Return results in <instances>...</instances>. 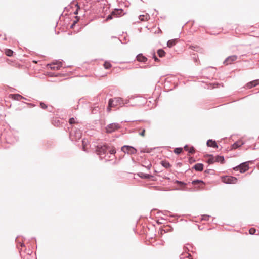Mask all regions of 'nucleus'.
<instances>
[{
    "label": "nucleus",
    "instance_id": "obj_29",
    "mask_svg": "<svg viewBox=\"0 0 259 259\" xmlns=\"http://www.w3.org/2000/svg\"><path fill=\"white\" fill-rule=\"evenodd\" d=\"M182 148H177L174 150V152L177 154H180L182 151Z\"/></svg>",
    "mask_w": 259,
    "mask_h": 259
},
{
    "label": "nucleus",
    "instance_id": "obj_4",
    "mask_svg": "<svg viewBox=\"0 0 259 259\" xmlns=\"http://www.w3.org/2000/svg\"><path fill=\"white\" fill-rule=\"evenodd\" d=\"M82 136V133L79 129L72 130L70 133V138L72 141H76L80 139Z\"/></svg>",
    "mask_w": 259,
    "mask_h": 259
},
{
    "label": "nucleus",
    "instance_id": "obj_12",
    "mask_svg": "<svg viewBox=\"0 0 259 259\" xmlns=\"http://www.w3.org/2000/svg\"><path fill=\"white\" fill-rule=\"evenodd\" d=\"M258 84H259V80L257 79V80H253L252 81H251V82L248 83L246 84V87L248 89H251L252 87H255Z\"/></svg>",
    "mask_w": 259,
    "mask_h": 259
},
{
    "label": "nucleus",
    "instance_id": "obj_3",
    "mask_svg": "<svg viewBox=\"0 0 259 259\" xmlns=\"http://www.w3.org/2000/svg\"><path fill=\"white\" fill-rule=\"evenodd\" d=\"M207 163L209 164H213L215 162H220L221 163H223L224 162V158L222 156H213L212 155H209L207 156Z\"/></svg>",
    "mask_w": 259,
    "mask_h": 259
},
{
    "label": "nucleus",
    "instance_id": "obj_21",
    "mask_svg": "<svg viewBox=\"0 0 259 259\" xmlns=\"http://www.w3.org/2000/svg\"><path fill=\"white\" fill-rule=\"evenodd\" d=\"M176 44V39H171L168 41L167 43V47L171 48Z\"/></svg>",
    "mask_w": 259,
    "mask_h": 259
},
{
    "label": "nucleus",
    "instance_id": "obj_27",
    "mask_svg": "<svg viewBox=\"0 0 259 259\" xmlns=\"http://www.w3.org/2000/svg\"><path fill=\"white\" fill-rule=\"evenodd\" d=\"M191 50H195L196 51H199L200 49L198 46H190L189 47Z\"/></svg>",
    "mask_w": 259,
    "mask_h": 259
},
{
    "label": "nucleus",
    "instance_id": "obj_14",
    "mask_svg": "<svg viewBox=\"0 0 259 259\" xmlns=\"http://www.w3.org/2000/svg\"><path fill=\"white\" fill-rule=\"evenodd\" d=\"M150 19V16L148 14L145 13V14L140 15L139 16V19L141 21H148Z\"/></svg>",
    "mask_w": 259,
    "mask_h": 259
},
{
    "label": "nucleus",
    "instance_id": "obj_30",
    "mask_svg": "<svg viewBox=\"0 0 259 259\" xmlns=\"http://www.w3.org/2000/svg\"><path fill=\"white\" fill-rule=\"evenodd\" d=\"M82 142L83 149L84 151H85V146L87 145V143L88 142V140L85 139H83L82 140Z\"/></svg>",
    "mask_w": 259,
    "mask_h": 259
},
{
    "label": "nucleus",
    "instance_id": "obj_23",
    "mask_svg": "<svg viewBox=\"0 0 259 259\" xmlns=\"http://www.w3.org/2000/svg\"><path fill=\"white\" fill-rule=\"evenodd\" d=\"M161 164L163 166L166 168H168L171 166L170 163L166 161H162L161 162Z\"/></svg>",
    "mask_w": 259,
    "mask_h": 259
},
{
    "label": "nucleus",
    "instance_id": "obj_20",
    "mask_svg": "<svg viewBox=\"0 0 259 259\" xmlns=\"http://www.w3.org/2000/svg\"><path fill=\"white\" fill-rule=\"evenodd\" d=\"M184 150L186 151H188V152L191 154H193L195 152V149H194V147H189V146H188L187 145L184 147Z\"/></svg>",
    "mask_w": 259,
    "mask_h": 259
},
{
    "label": "nucleus",
    "instance_id": "obj_7",
    "mask_svg": "<svg viewBox=\"0 0 259 259\" xmlns=\"http://www.w3.org/2000/svg\"><path fill=\"white\" fill-rule=\"evenodd\" d=\"M248 163L249 162H244L239 166L235 167L234 169L235 170H239L241 173L244 172L249 169Z\"/></svg>",
    "mask_w": 259,
    "mask_h": 259
},
{
    "label": "nucleus",
    "instance_id": "obj_42",
    "mask_svg": "<svg viewBox=\"0 0 259 259\" xmlns=\"http://www.w3.org/2000/svg\"><path fill=\"white\" fill-rule=\"evenodd\" d=\"M49 112H52L53 110V107L52 106H50L48 108V110Z\"/></svg>",
    "mask_w": 259,
    "mask_h": 259
},
{
    "label": "nucleus",
    "instance_id": "obj_25",
    "mask_svg": "<svg viewBox=\"0 0 259 259\" xmlns=\"http://www.w3.org/2000/svg\"><path fill=\"white\" fill-rule=\"evenodd\" d=\"M50 65V68L51 69H53V70H59V68L57 66V65H56V64H55V63H53L52 64H48V66Z\"/></svg>",
    "mask_w": 259,
    "mask_h": 259
},
{
    "label": "nucleus",
    "instance_id": "obj_16",
    "mask_svg": "<svg viewBox=\"0 0 259 259\" xmlns=\"http://www.w3.org/2000/svg\"><path fill=\"white\" fill-rule=\"evenodd\" d=\"M207 145L209 147H212L213 148H218V145L215 141L212 140H209L207 142Z\"/></svg>",
    "mask_w": 259,
    "mask_h": 259
},
{
    "label": "nucleus",
    "instance_id": "obj_24",
    "mask_svg": "<svg viewBox=\"0 0 259 259\" xmlns=\"http://www.w3.org/2000/svg\"><path fill=\"white\" fill-rule=\"evenodd\" d=\"M157 54L160 57H162L165 56V52L162 49H159L157 51Z\"/></svg>",
    "mask_w": 259,
    "mask_h": 259
},
{
    "label": "nucleus",
    "instance_id": "obj_10",
    "mask_svg": "<svg viewBox=\"0 0 259 259\" xmlns=\"http://www.w3.org/2000/svg\"><path fill=\"white\" fill-rule=\"evenodd\" d=\"M192 184L194 185H198L199 189H202L204 188L205 183L201 180H196L192 182Z\"/></svg>",
    "mask_w": 259,
    "mask_h": 259
},
{
    "label": "nucleus",
    "instance_id": "obj_1",
    "mask_svg": "<svg viewBox=\"0 0 259 259\" xmlns=\"http://www.w3.org/2000/svg\"><path fill=\"white\" fill-rule=\"evenodd\" d=\"M96 152L100 159H104L107 161H109L110 158L114 157L116 150L114 148H110L107 145L103 144L98 145Z\"/></svg>",
    "mask_w": 259,
    "mask_h": 259
},
{
    "label": "nucleus",
    "instance_id": "obj_33",
    "mask_svg": "<svg viewBox=\"0 0 259 259\" xmlns=\"http://www.w3.org/2000/svg\"><path fill=\"white\" fill-rule=\"evenodd\" d=\"M256 232V230L254 228H251L249 229V232L250 234L253 235Z\"/></svg>",
    "mask_w": 259,
    "mask_h": 259
},
{
    "label": "nucleus",
    "instance_id": "obj_38",
    "mask_svg": "<svg viewBox=\"0 0 259 259\" xmlns=\"http://www.w3.org/2000/svg\"><path fill=\"white\" fill-rule=\"evenodd\" d=\"M76 6H77V9L76 10V11H75L74 12V14H75V15H76V14H78V9L80 8H79V6H78V4H76Z\"/></svg>",
    "mask_w": 259,
    "mask_h": 259
},
{
    "label": "nucleus",
    "instance_id": "obj_28",
    "mask_svg": "<svg viewBox=\"0 0 259 259\" xmlns=\"http://www.w3.org/2000/svg\"><path fill=\"white\" fill-rule=\"evenodd\" d=\"M104 66L105 68L108 69L111 67V64L109 62H105L104 64Z\"/></svg>",
    "mask_w": 259,
    "mask_h": 259
},
{
    "label": "nucleus",
    "instance_id": "obj_34",
    "mask_svg": "<svg viewBox=\"0 0 259 259\" xmlns=\"http://www.w3.org/2000/svg\"><path fill=\"white\" fill-rule=\"evenodd\" d=\"M114 16V14H112V12L108 15V16L106 18L107 20H111L113 18V17Z\"/></svg>",
    "mask_w": 259,
    "mask_h": 259
},
{
    "label": "nucleus",
    "instance_id": "obj_19",
    "mask_svg": "<svg viewBox=\"0 0 259 259\" xmlns=\"http://www.w3.org/2000/svg\"><path fill=\"white\" fill-rule=\"evenodd\" d=\"M121 151L124 154H129L130 152V145H124L121 148Z\"/></svg>",
    "mask_w": 259,
    "mask_h": 259
},
{
    "label": "nucleus",
    "instance_id": "obj_41",
    "mask_svg": "<svg viewBox=\"0 0 259 259\" xmlns=\"http://www.w3.org/2000/svg\"><path fill=\"white\" fill-rule=\"evenodd\" d=\"M28 105H29L30 107H34L35 106V105H34L33 103H27Z\"/></svg>",
    "mask_w": 259,
    "mask_h": 259
},
{
    "label": "nucleus",
    "instance_id": "obj_32",
    "mask_svg": "<svg viewBox=\"0 0 259 259\" xmlns=\"http://www.w3.org/2000/svg\"><path fill=\"white\" fill-rule=\"evenodd\" d=\"M55 64L57 65L59 69L62 66V62L61 61H56Z\"/></svg>",
    "mask_w": 259,
    "mask_h": 259
},
{
    "label": "nucleus",
    "instance_id": "obj_40",
    "mask_svg": "<svg viewBox=\"0 0 259 259\" xmlns=\"http://www.w3.org/2000/svg\"><path fill=\"white\" fill-rule=\"evenodd\" d=\"M145 130L144 129L142 130V132L140 133V135L141 136L144 137L145 136Z\"/></svg>",
    "mask_w": 259,
    "mask_h": 259
},
{
    "label": "nucleus",
    "instance_id": "obj_6",
    "mask_svg": "<svg viewBox=\"0 0 259 259\" xmlns=\"http://www.w3.org/2000/svg\"><path fill=\"white\" fill-rule=\"evenodd\" d=\"M222 181L227 184H235L237 182V179L235 177L226 176L222 178Z\"/></svg>",
    "mask_w": 259,
    "mask_h": 259
},
{
    "label": "nucleus",
    "instance_id": "obj_8",
    "mask_svg": "<svg viewBox=\"0 0 259 259\" xmlns=\"http://www.w3.org/2000/svg\"><path fill=\"white\" fill-rule=\"evenodd\" d=\"M118 39L122 44H126L130 41V37L126 33L121 35Z\"/></svg>",
    "mask_w": 259,
    "mask_h": 259
},
{
    "label": "nucleus",
    "instance_id": "obj_37",
    "mask_svg": "<svg viewBox=\"0 0 259 259\" xmlns=\"http://www.w3.org/2000/svg\"><path fill=\"white\" fill-rule=\"evenodd\" d=\"M78 19H77L76 20H74L73 22V23L71 24L70 27L71 28H73V27L75 25V24L77 23V21H78Z\"/></svg>",
    "mask_w": 259,
    "mask_h": 259
},
{
    "label": "nucleus",
    "instance_id": "obj_35",
    "mask_svg": "<svg viewBox=\"0 0 259 259\" xmlns=\"http://www.w3.org/2000/svg\"><path fill=\"white\" fill-rule=\"evenodd\" d=\"M69 123L70 124H73L75 123V119L74 118H70L69 120Z\"/></svg>",
    "mask_w": 259,
    "mask_h": 259
},
{
    "label": "nucleus",
    "instance_id": "obj_36",
    "mask_svg": "<svg viewBox=\"0 0 259 259\" xmlns=\"http://www.w3.org/2000/svg\"><path fill=\"white\" fill-rule=\"evenodd\" d=\"M176 183L180 184V186L181 187H184L185 186V184H184L183 182H180V181H176Z\"/></svg>",
    "mask_w": 259,
    "mask_h": 259
},
{
    "label": "nucleus",
    "instance_id": "obj_39",
    "mask_svg": "<svg viewBox=\"0 0 259 259\" xmlns=\"http://www.w3.org/2000/svg\"><path fill=\"white\" fill-rule=\"evenodd\" d=\"M136 151V150L135 149L131 146V154L134 153Z\"/></svg>",
    "mask_w": 259,
    "mask_h": 259
},
{
    "label": "nucleus",
    "instance_id": "obj_2",
    "mask_svg": "<svg viewBox=\"0 0 259 259\" xmlns=\"http://www.w3.org/2000/svg\"><path fill=\"white\" fill-rule=\"evenodd\" d=\"M125 104H127V103H124L122 99L120 97L110 99L108 102V106L107 108V110L108 112H110L112 107H115L117 106H124Z\"/></svg>",
    "mask_w": 259,
    "mask_h": 259
},
{
    "label": "nucleus",
    "instance_id": "obj_31",
    "mask_svg": "<svg viewBox=\"0 0 259 259\" xmlns=\"http://www.w3.org/2000/svg\"><path fill=\"white\" fill-rule=\"evenodd\" d=\"M40 106L43 109H46L48 108V106L43 102L40 103Z\"/></svg>",
    "mask_w": 259,
    "mask_h": 259
},
{
    "label": "nucleus",
    "instance_id": "obj_26",
    "mask_svg": "<svg viewBox=\"0 0 259 259\" xmlns=\"http://www.w3.org/2000/svg\"><path fill=\"white\" fill-rule=\"evenodd\" d=\"M5 53L7 56L11 57L13 55V51L10 49H7L5 51Z\"/></svg>",
    "mask_w": 259,
    "mask_h": 259
},
{
    "label": "nucleus",
    "instance_id": "obj_44",
    "mask_svg": "<svg viewBox=\"0 0 259 259\" xmlns=\"http://www.w3.org/2000/svg\"><path fill=\"white\" fill-rule=\"evenodd\" d=\"M154 59L155 61H159V60L155 55L154 56Z\"/></svg>",
    "mask_w": 259,
    "mask_h": 259
},
{
    "label": "nucleus",
    "instance_id": "obj_15",
    "mask_svg": "<svg viewBox=\"0 0 259 259\" xmlns=\"http://www.w3.org/2000/svg\"><path fill=\"white\" fill-rule=\"evenodd\" d=\"M137 60L139 62H145L147 60V58L144 56L143 54H140L137 56Z\"/></svg>",
    "mask_w": 259,
    "mask_h": 259
},
{
    "label": "nucleus",
    "instance_id": "obj_43",
    "mask_svg": "<svg viewBox=\"0 0 259 259\" xmlns=\"http://www.w3.org/2000/svg\"><path fill=\"white\" fill-rule=\"evenodd\" d=\"M140 177L141 178H148L149 177V175L147 176V175H144L143 176H140Z\"/></svg>",
    "mask_w": 259,
    "mask_h": 259
},
{
    "label": "nucleus",
    "instance_id": "obj_13",
    "mask_svg": "<svg viewBox=\"0 0 259 259\" xmlns=\"http://www.w3.org/2000/svg\"><path fill=\"white\" fill-rule=\"evenodd\" d=\"M11 96L12 97V98L15 100L20 101L21 99H24L26 100H28L27 99L25 98V97H23L22 96L18 94H11Z\"/></svg>",
    "mask_w": 259,
    "mask_h": 259
},
{
    "label": "nucleus",
    "instance_id": "obj_9",
    "mask_svg": "<svg viewBox=\"0 0 259 259\" xmlns=\"http://www.w3.org/2000/svg\"><path fill=\"white\" fill-rule=\"evenodd\" d=\"M237 58V57L236 55L229 56L224 62V64L225 65L231 64L232 62L235 61Z\"/></svg>",
    "mask_w": 259,
    "mask_h": 259
},
{
    "label": "nucleus",
    "instance_id": "obj_5",
    "mask_svg": "<svg viewBox=\"0 0 259 259\" xmlns=\"http://www.w3.org/2000/svg\"><path fill=\"white\" fill-rule=\"evenodd\" d=\"M120 126L118 123H112L107 125L106 128V131L108 133H111L115 132L116 130L119 128Z\"/></svg>",
    "mask_w": 259,
    "mask_h": 259
},
{
    "label": "nucleus",
    "instance_id": "obj_17",
    "mask_svg": "<svg viewBox=\"0 0 259 259\" xmlns=\"http://www.w3.org/2000/svg\"><path fill=\"white\" fill-rule=\"evenodd\" d=\"M243 144V142L241 140H239L234 143L232 145L233 149H236Z\"/></svg>",
    "mask_w": 259,
    "mask_h": 259
},
{
    "label": "nucleus",
    "instance_id": "obj_18",
    "mask_svg": "<svg viewBox=\"0 0 259 259\" xmlns=\"http://www.w3.org/2000/svg\"><path fill=\"white\" fill-rule=\"evenodd\" d=\"M194 168L197 171H201L203 169V165L201 163H197L194 165Z\"/></svg>",
    "mask_w": 259,
    "mask_h": 259
},
{
    "label": "nucleus",
    "instance_id": "obj_11",
    "mask_svg": "<svg viewBox=\"0 0 259 259\" xmlns=\"http://www.w3.org/2000/svg\"><path fill=\"white\" fill-rule=\"evenodd\" d=\"M123 10L121 9H115L112 11V14H114L115 17H119L123 15Z\"/></svg>",
    "mask_w": 259,
    "mask_h": 259
},
{
    "label": "nucleus",
    "instance_id": "obj_22",
    "mask_svg": "<svg viewBox=\"0 0 259 259\" xmlns=\"http://www.w3.org/2000/svg\"><path fill=\"white\" fill-rule=\"evenodd\" d=\"M181 258L182 259H192L191 255L188 253H183L181 255Z\"/></svg>",
    "mask_w": 259,
    "mask_h": 259
}]
</instances>
